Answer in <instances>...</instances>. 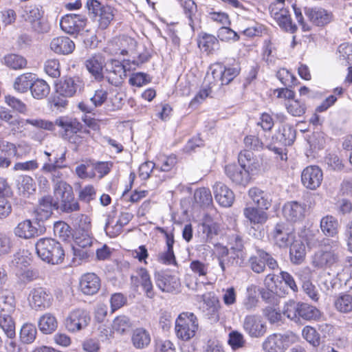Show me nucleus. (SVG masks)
<instances>
[{"label":"nucleus","mask_w":352,"mask_h":352,"mask_svg":"<svg viewBox=\"0 0 352 352\" xmlns=\"http://www.w3.org/2000/svg\"><path fill=\"white\" fill-rule=\"evenodd\" d=\"M289 257L291 262L296 265L301 264L305 258V246L300 240H294L290 245Z\"/></svg>","instance_id":"obj_36"},{"label":"nucleus","mask_w":352,"mask_h":352,"mask_svg":"<svg viewBox=\"0 0 352 352\" xmlns=\"http://www.w3.org/2000/svg\"><path fill=\"white\" fill-rule=\"evenodd\" d=\"M56 204L57 205L58 209L66 213L78 211L80 209V206L78 201L75 200L74 193L71 195L66 196L65 199Z\"/></svg>","instance_id":"obj_48"},{"label":"nucleus","mask_w":352,"mask_h":352,"mask_svg":"<svg viewBox=\"0 0 352 352\" xmlns=\"http://www.w3.org/2000/svg\"><path fill=\"white\" fill-rule=\"evenodd\" d=\"M86 8L89 17L97 22L102 30L106 29L114 19L116 10L98 0H87Z\"/></svg>","instance_id":"obj_6"},{"label":"nucleus","mask_w":352,"mask_h":352,"mask_svg":"<svg viewBox=\"0 0 352 352\" xmlns=\"http://www.w3.org/2000/svg\"><path fill=\"white\" fill-rule=\"evenodd\" d=\"M322 179V171L318 166H309L301 174L302 184L307 189L316 190L320 186Z\"/></svg>","instance_id":"obj_18"},{"label":"nucleus","mask_w":352,"mask_h":352,"mask_svg":"<svg viewBox=\"0 0 352 352\" xmlns=\"http://www.w3.org/2000/svg\"><path fill=\"white\" fill-rule=\"evenodd\" d=\"M155 280L157 287L163 292L172 293L177 291L180 287L179 279L168 274L156 272Z\"/></svg>","instance_id":"obj_23"},{"label":"nucleus","mask_w":352,"mask_h":352,"mask_svg":"<svg viewBox=\"0 0 352 352\" xmlns=\"http://www.w3.org/2000/svg\"><path fill=\"white\" fill-rule=\"evenodd\" d=\"M243 327L245 331L252 338L263 337L266 331L267 327L261 316L257 315H248L245 317Z\"/></svg>","instance_id":"obj_16"},{"label":"nucleus","mask_w":352,"mask_h":352,"mask_svg":"<svg viewBox=\"0 0 352 352\" xmlns=\"http://www.w3.org/2000/svg\"><path fill=\"white\" fill-rule=\"evenodd\" d=\"M53 188L54 195L57 200V203L65 199L66 196L71 195L74 193L72 187L66 182H56L55 185H53Z\"/></svg>","instance_id":"obj_52"},{"label":"nucleus","mask_w":352,"mask_h":352,"mask_svg":"<svg viewBox=\"0 0 352 352\" xmlns=\"http://www.w3.org/2000/svg\"><path fill=\"white\" fill-rule=\"evenodd\" d=\"M151 342V334L146 329L138 327L133 330L131 335V343L135 349H146L150 345Z\"/></svg>","instance_id":"obj_33"},{"label":"nucleus","mask_w":352,"mask_h":352,"mask_svg":"<svg viewBox=\"0 0 352 352\" xmlns=\"http://www.w3.org/2000/svg\"><path fill=\"white\" fill-rule=\"evenodd\" d=\"M16 275L19 280L23 283H30L38 277V273L31 269H21L16 272Z\"/></svg>","instance_id":"obj_62"},{"label":"nucleus","mask_w":352,"mask_h":352,"mask_svg":"<svg viewBox=\"0 0 352 352\" xmlns=\"http://www.w3.org/2000/svg\"><path fill=\"white\" fill-rule=\"evenodd\" d=\"M85 82L78 76H67L56 85V94L54 96L53 102L56 107H64L67 104L66 98L74 96L76 93L83 90Z\"/></svg>","instance_id":"obj_2"},{"label":"nucleus","mask_w":352,"mask_h":352,"mask_svg":"<svg viewBox=\"0 0 352 352\" xmlns=\"http://www.w3.org/2000/svg\"><path fill=\"white\" fill-rule=\"evenodd\" d=\"M52 198L50 196L43 197L39 201L36 212L40 219H47L52 213Z\"/></svg>","instance_id":"obj_50"},{"label":"nucleus","mask_w":352,"mask_h":352,"mask_svg":"<svg viewBox=\"0 0 352 352\" xmlns=\"http://www.w3.org/2000/svg\"><path fill=\"white\" fill-rule=\"evenodd\" d=\"M305 14L309 20L316 26H324L329 23L333 15L322 8H305Z\"/></svg>","instance_id":"obj_24"},{"label":"nucleus","mask_w":352,"mask_h":352,"mask_svg":"<svg viewBox=\"0 0 352 352\" xmlns=\"http://www.w3.org/2000/svg\"><path fill=\"white\" fill-rule=\"evenodd\" d=\"M228 343L232 349L236 350L245 346V340L241 333L233 331L229 333Z\"/></svg>","instance_id":"obj_59"},{"label":"nucleus","mask_w":352,"mask_h":352,"mask_svg":"<svg viewBox=\"0 0 352 352\" xmlns=\"http://www.w3.org/2000/svg\"><path fill=\"white\" fill-rule=\"evenodd\" d=\"M15 301L12 295H2L0 297V327L8 338L15 337V324L10 313L14 311Z\"/></svg>","instance_id":"obj_7"},{"label":"nucleus","mask_w":352,"mask_h":352,"mask_svg":"<svg viewBox=\"0 0 352 352\" xmlns=\"http://www.w3.org/2000/svg\"><path fill=\"white\" fill-rule=\"evenodd\" d=\"M198 45L207 53H212L218 49L219 41L214 36L204 33L199 37Z\"/></svg>","instance_id":"obj_43"},{"label":"nucleus","mask_w":352,"mask_h":352,"mask_svg":"<svg viewBox=\"0 0 352 352\" xmlns=\"http://www.w3.org/2000/svg\"><path fill=\"white\" fill-rule=\"evenodd\" d=\"M225 173L231 182L236 185L246 186L250 181L249 170L235 164L226 166Z\"/></svg>","instance_id":"obj_22"},{"label":"nucleus","mask_w":352,"mask_h":352,"mask_svg":"<svg viewBox=\"0 0 352 352\" xmlns=\"http://www.w3.org/2000/svg\"><path fill=\"white\" fill-rule=\"evenodd\" d=\"M307 206L296 201H288L283 207L284 217L291 222H300L305 216Z\"/></svg>","instance_id":"obj_20"},{"label":"nucleus","mask_w":352,"mask_h":352,"mask_svg":"<svg viewBox=\"0 0 352 352\" xmlns=\"http://www.w3.org/2000/svg\"><path fill=\"white\" fill-rule=\"evenodd\" d=\"M137 42L131 37L122 36L113 38L109 41L105 49V52L112 56H126L134 54Z\"/></svg>","instance_id":"obj_10"},{"label":"nucleus","mask_w":352,"mask_h":352,"mask_svg":"<svg viewBox=\"0 0 352 352\" xmlns=\"http://www.w3.org/2000/svg\"><path fill=\"white\" fill-rule=\"evenodd\" d=\"M215 200L223 207H230L234 202L233 192L224 184L217 182L213 186Z\"/></svg>","instance_id":"obj_25"},{"label":"nucleus","mask_w":352,"mask_h":352,"mask_svg":"<svg viewBox=\"0 0 352 352\" xmlns=\"http://www.w3.org/2000/svg\"><path fill=\"white\" fill-rule=\"evenodd\" d=\"M309 143L310 146L314 150H320L324 148L326 140L324 135L322 132H315L309 138Z\"/></svg>","instance_id":"obj_60"},{"label":"nucleus","mask_w":352,"mask_h":352,"mask_svg":"<svg viewBox=\"0 0 352 352\" xmlns=\"http://www.w3.org/2000/svg\"><path fill=\"white\" fill-rule=\"evenodd\" d=\"M133 325V321L129 316L120 315L113 320L112 329L117 333L124 335L131 330Z\"/></svg>","instance_id":"obj_37"},{"label":"nucleus","mask_w":352,"mask_h":352,"mask_svg":"<svg viewBox=\"0 0 352 352\" xmlns=\"http://www.w3.org/2000/svg\"><path fill=\"white\" fill-rule=\"evenodd\" d=\"M283 314L295 322L300 319L305 320H317L320 316V311L316 307L304 302H296L291 300L285 305Z\"/></svg>","instance_id":"obj_4"},{"label":"nucleus","mask_w":352,"mask_h":352,"mask_svg":"<svg viewBox=\"0 0 352 352\" xmlns=\"http://www.w3.org/2000/svg\"><path fill=\"white\" fill-rule=\"evenodd\" d=\"M276 19L279 25L286 31L294 33L296 30V25L292 24L290 15L287 10H280V12L276 13Z\"/></svg>","instance_id":"obj_49"},{"label":"nucleus","mask_w":352,"mask_h":352,"mask_svg":"<svg viewBox=\"0 0 352 352\" xmlns=\"http://www.w3.org/2000/svg\"><path fill=\"white\" fill-rule=\"evenodd\" d=\"M217 36L223 41H237L239 40L238 34L232 29L227 27H221L219 29Z\"/></svg>","instance_id":"obj_61"},{"label":"nucleus","mask_w":352,"mask_h":352,"mask_svg":"<svg viewBox=\"0 0 352 352\" xmlns=\"http://www.w3.org/2000/svg\"><path fill=\"white\" fill-rule=\"evenodd\" d=\"M80 287L85 294L94 295L100 287V280L94 273H87L82 276Z\"/></svg>","instance_id":"obj_28"},{"label":"nucleus","mask_w":352,"mask_h":352,"mask_svg":"<svg viewBox=\"0 0 352 352\" xmlns=\"http://www.w3.org/2000/svg\"><path fill=\"white\" fill-rule=\"evenodd\" d=\"M277 333L269 336L263 343L265 352H283L285 349Z\"/></svg>","instance_id":"obj_44"},{"label":"nucleus","mask_w":352,"mask_h":352,"mask_svg":"<svg viewBox=\"0 0 352 352\" xmlns=\"http://www.w3.org/2000/svg\"><path fill=\"white\" fill-rule=\"evenodd\" d=\"M211 74H207L206 80L210 88L229 84L238 74L239 69L234 67L226 68L221 64H214L210 67Z\"/></svg>","instance_id":"obj_9"},{"label":"nucleus","mask_w":352,"mask_h":352,"mask_svg":"<svg viewBox=\"0 0 352 352\" xmlns=\"http://www.w3.org/2000/svg\"><path fill=\"white\" fill-rule=\"evenodd\" d=\"M250 269L256 274L265 272L266 266L272 270L278 268L277 261L263 249L256 248V254L252 255L248 260Z\"/></svg>","instance_id":"obj_11"},{"label":"nucleus","mask_w":352,"mask_h":352,"mask_svg":"<svg viewBox=\"0 0 352 352\" xmlns=\"http://www.w3.org/2000/svg\"><path fill=\"white\" fill-rule=\"evenodd\" d=\"M302 336L309 343L314 346L320 344V335L317 331L310 326L305 327L302 330Z\"/></svg>","instance_id":"obj_56"},{"label":"nucleus","mask_w":352,"mask_h":352,"mask_svg":"<svg viewBox=\"0 0 352 352\" xmlns=\"http://www.w3.org/2000/svg\"><path fill=\"white\" fill-rule=\"evenodd\" d=\"M65 167V165L60 164L58 160H52L51 158H49V160L43 164L41 171L45 173H50L51 180L53 185H55L56 182H65V181L62 179L63 174L60 171V169Z\"/></svg>","instance_id":"obj_30"},{"label":"nucleus","mask_w":352,"mask_h":352,"mask_svg":"<svg viewBox=\"0 0 352 352\" xmlns=\"http://www.w3.org/2000/svg\"><path fill=\"white\" fill-rule=\"evenodd\" d=\"M338 223L335 217L327 215L320 221V228L322 232L327 236H333L338 232Z\"/></svg>","instance_id":"obj_42"},{"label":"nucleus","mask_w":352,"mask_h":352,"mask_svg":"<svg viewBox=\"0 0 352 352\" xmlns=\"http://www.w3.org/2000/svg\"><path fill=\"white\" fill-rule=\"evenodd\" d=\"M5 65L12 69H21L26 67L27 60L26 59L16 54H10L4 57Z\"/></svg>","instance_id":"obj_46"},{"label":"nucleus","mask_w":352,"mask_h":352,"mask_svg":"<svg viewBox=\"0 0 352 352\" xmlns=\"http://www.w3.org/2000/svg\"><path fill=\"white\" fill-rule=\"evenodd\" d=\"M85 66L96 80H101L104 78L102 70L104 66V59L101 55L96 54L87 59Z\"/></svg>","instance_id":"obj_34"},{"label":"nucleus","mask_w":352,"mask_h":352,"mask_svg":"<svg viewBox=\"0 0 352 352\" xmlns=\"http://www.w3.org/2000/svg\"><path fill=\"white\" fill-rule=\"evenodd\" d=\"M38 327L43 333L51 334L56 330L58 322L53 314L46 313L39 318Z\"/></svg>","instance_id":"obj_35"},{"label":"nucleus","mask_w":352,"mask_h":352,"mask_svg":"<svg viewBox=\"0 0 352 352\" xmlns=\"http://www.w3.org/2000/svg\"><path fill=\"white\" fill-rule=\"evenodd\" d=\"M16 186L19 193L23 196H28L36 190L34 179L28 175L19 176L16 180Z\"/></svg>","instance_id":"obj_39"},{"label":"nucleus","mask_w":352,"mask_h":352,"mask_svg":"<svg viewBox=\"0 0 352 352\" xmlns=\"http://www.w3.org/2000/svg\"><path fill=\"white\" fill-rule=\"evenodd\" d=\"M296 129L289 124L284 125L276 135V139L284 146L292 145L296 140Z\"/></svg>","instance_id":"obj_40"},{"label":"nucleus","mask_w":352,"mask_h":352,"mask_svg":"<svg viewBox=\"0 0 352 352\" xmlns=\"http://www.w3.org/2000/svg\"><path fill=\"white\" fill-rule=\"evenodd\" d=\"M131 69L129 60H124L122 63L118 60L111 59L107 64L105 78L109 84L119 86L126 77V72Z\"/></svg>","instance_id":"obj_12"},{"label":"nucleus","mask_w":352,"mask_h":352,"mask_svg":"<svg viewBox=\"0 0 352 352\" xmlns=\"http://www.w3.org/2000/svg\"><path fill=\"white\" fill-rule=\"evenodd\" d=\"M194 199L201 206H208L212 201V195L208 188H201L195 190Z\"/></svg>","instance_id":"obj_54"},{"label":"nucleus","mask_w":352,"mask_h":352,"mask_svg":"<svg viewBox=\"0 0 352 352\" xmlns=\"http://www.w3.org/2000/svg\"><path fill=\"white\" fill-rule=\"evenodd\" d=\"M240 254L232 250H228L226 247L221 248L219 253V263L223 272L226 271L227 267H236L239 265V260Z\"/></svg>","instance_id":"obj_27"},{"label":"nucleus","mask_w":352,"mask_h":352,"mask_svg":"<svg viewBox=\"0 0 352 352\" xmlns=\"http://www.w3.org/2000/svg\"><path fill=\"white\" fill-rule=\"evenodd\" d=\"M89 321L90 316L85 310L76 309L69 313L65 324L69 332L74 333L85 329Z\"/></svg>","instance_id":"obj_14"},{"label":"nucleus","mask_w":352,"mask_h":352,"mask_svg":"<svg viewBox=\"0 0 352 352\" xmlns=\"http://www.w3.org/2000/svg\"><path fill=\"white\" fill-rule=\"evenodd\" d=\"M50 49L56 54H69L75 49L74 43L67 36L54 38L50 42Z\"/></svg>","instance_id":"obj_31"},{"label":"nucleus","mask_w":352,"mask_h":352,"mask_svg":"<svg viewBox=\"0 0 352 352\" xmlns=\"http://www.w3.org/2000/svg\"><path fill=\"white\" fill-rule=\"evenodd\" d=\"M30 220H25L20 222L14 228L16 236L23 239H31L38 236L43 232L42 228H37L36 225Z\"/></svg>","instance_id":"obj_26"},{"label":"nucleus","mask_w":352,"mask_h":352,"mask_svg":"<svg viewBox=\"0 0 352 352\" xmlns=\"http://www.w3.org/2000/svg\"><path fill=\"white\" fill-rule=\"evenodd\" d=\"M131 283L135 288L142 286L146 297L153 298L155 296L151 276L146 269L141 267L135 272V275L131 276Z\"/></svg>","instance_id":"obj_17"},{"label":"nucleus","mask_w":352,"mask_h":352,"mask_svg":"<svg viewBox=\"0 0 352 352\" xmlns=\"http://www.w3.org/2000/svg\"><path fill=\"white\" fill-rule=\"evenodd\" d=\"M184 13L189 19V25L194 30L193 16L197 12V5L193 0H179Z\"/></svg>","instance_id":"obj_55"},{"label":"nucleus","mask_w":352,"mask_h":352,"mask_svg":"<svg viewBox=\"0 0 352 352\" xmlns=\"http://www.w3.org/2000/svg\"><path fill=\"white\" fill-rule=\"evenodd\" d=\"M244 217L251 225L263 224L267 219L268 215L264 209L254 206H246L243 211Z\"/></svg>","instance_id":"obj_32"},{"label":"nucleus","mask_w":352,"mask_h":352,"mask_svg":"<svg viewBox=\"0 0 352 352\" xmlns=\"http://www.w3.org/2000/svg\"><path fill=\"white\" fill-rule=\"evenodd\" d=\"M44 70L48 76L52 78H58L60 76L58 60L52 58L46 60L44 64Z\"/></svg>","instance_id":"obj_57"},{"label":"nucleus","mask_w":352,"mask_h":352,"mask_svg":"<svg viewBox=\"0 0 352 352\" xmlns=\"http://www.w3.org/2000/svg\"><path fill=\"white\" fill-rule=\"evenodd\" d=\"M54 232L64 241L67 240L71 236L69 226L64 222H56L54 227Z\"/></svg>","instance_id":"obj_64"},{"label":"nucleus","mask_w":352,"mask_h":352,"mask_svg":"<svg viewBox=\"0 0 352 352\" xmlns=\"http://www.w3.org/2000/svg\"><path fill=\"white\" fill-rule=\"evenodd\" d=\"M285 105L287 112L293 116H301L306 111L305 104L298 100H287Z\"/></svg>","instance_id":"obj_53"},{"label":"nucleus","mask_w":352,"mask_h":352,"mask_svg":"<svg viewBox=\"0 0 352 352\" xmlns=\"http://www.w3.org/2000/svg\"><path fill=\"white\" fill-rule=\"evenodd\" d=\"M38 256L44 261L53 265L61 263L65 251L60 243L52 239H39L36 243Z\"/></svg>","instance_id":"obj_3"},{"label":"nucleus","mask_w":352,"mask_h":352,"mask_svg":"<svg viewBox=\"0 0 352 352\" xmlns=\"http://www.w3.org/2000/svg\"><path fill=\"white\" fill-rule=\"evenodd\" d=\"M32 96L36 99L46 98L50 91L49 85L43 80L37 79L33 81L30 89Z\"/></svg>","instance_id":"obj_41"},{"label":"nucleus","mask_w":352,"mask_h":352,"mask_svg":"<svg viewBox=\"0 0 352 352\" xmlns=\"http://www.w3.org/2000/svg\"><path fill=\"white\" fill-rule=\"evenodd\" d=\"M271 235L274 243L280 248H287L295 240L294 232L283 222L276 224Z\"/></svg>","instance_id":"obj_15"},{"label":"nucleus","mask_w":352,"mask_h":352,"mask_svg":"<svg viewBox=\"0 0 352 352\" xmlns=\"http://www.w3.org/2000/svg\"><path fill=\"white\" fill-rule=\"evenodd\" d=\"M5 102L8 106L19 113H25L27 111L26 105L21 100L14 96H6Z\"/></svg>","instance_id":"obj_63"},{"label":"nucleus","mask_w":352,"mask_h":352,"mask_svg":"<svg viewBox=\"0 0 352 352\" xmlns=\"http://www.w3.org/2000/svg\"><path fill=\"white\" fill-rule=\"evenodd\" d=\"M336 309L343 314L352 311V296L350 294H342L336 298L334 301Z\"/></svg>","instance_id":"obj_45"},{"label":"nucleus","mask_w":352,"mask_h":352,"mask_svg":"<svg viewBox=\"0 0 352 352\" xmlns=\"http://www.w3.org/2000/svg\"><path fill=\"white\" fill-rule=\"evenodd\" d=\"M36 333L35 326L30 323H26L21 329L20 339L23 343L30 344L35 340Z\"/></svg>","instance_id":"obj_51"},{"label":"nucleus","mask_w":352,"mask_h":352,"mask_svg":"<svg viewBox=\"0 0 352 352\" xmlns=\"http://www.w3.org/2000/svg\"><path fill=\"white\" fill-rule=\"evenodd\" d=\"M248 195L257 208L264 210L270 208L272 204V198L269 192L254 187L248 191Z\"/></svg>","instance_id":"obj_29"},{"label":"nucleus","mask_w":352,"mask_h":352,"mask_svg":"<svg viewBox=\"0 0 352 352\" xmlns=\"http://www.w3.org/2000/svg\"><path fill=\"white\" fill-rule=\"evenodd\" d=\"M86 21L87 19L84 15L69 14L62 17L60 25L64 32L73 34L82 30L86 25Z\"/></svg>","instance_id":"obj_21"},{"label":"nucleus","mask_w":352,"mask_h":352,"mask_svg":"<svg viewBox=\"0 0 352 352\" xmlns=\"http://www.w3.org/2000/svg\"><path fill=\"white\" fill-rule=\"evenodd\" d=\"M339 261L338 254L336 249L329 250L325 247L324 250L318 251L312 257V265L316 268L330 267Z\"/></svg>","instance_id":"obj_19"},{"label":"nucleus","mask_w":352,"mask_h":352,"mask_svg":"<svg viewBox=\"0 0 352 352\" xmlns=\"http://www.w3.org/2000/svg\"><path fill=\"white\" fill-rule=\"evenodd\" d=\"M107 90L100 86L94 91V95L90 98V101L95 107H98L105 102L107 99Z\"/></svg>","instance_id":"obj_58"},{"label":"nucleus","mask_w":352,"mask_h":352,"mask_svg":"<svg viewBox=\"0 0 352 352\" xmlns=\"http://www.w3.org/2000/svg\"><path fill=\"white\" fill-rule=\"evenodd\" d=\"M198 320L192 313H182L175 321V333L179 339L189 340L198 329Z\"/></svg>","instance_id":"obj_8"},{"label":"nucleus","mask_w":352,"mask_h":352,"mask_svg":"<svg viewBox=\"0 0 352 352\" xmlns=\"http://www.w3.org/2000/svg\"><path fill=\"white\" fill-rule=\"evenodd\" d=\"M34 80V76L32 73H25L16 77L13 83L14 90L19 93L27 92L31 89Z\"/></svg>","instance_id":"obj_38"},{"label":"nucleus","mask_w":352,"mask_h":352,"mask_svg":"<svg viewBox=\"0 0 352 352\" xmlns=\"http://www.w3.org/2000/svg\"><path fill=\"white\" fill-rule=\"evenodd\" d=\"M28 300L30 307L36 311L45 310L49 308L52 303L51 294L43 287L32 289Z\"/></svg>","instance_id":"obj_13"},{"label":"nucleus","mask_w":352,"mask_h":352,"mask_svg":"<svg viewBox=\"0 0 352 352\" xmlns=\"http://www.w3.org/2000/svg\"><path fill=\"white\" fill-rule=\"evenodd\" d=\"M201 226L203 234L206 235V241L212 240L220 232V225L211 219H206Z\"/></svg>","instance_id":"obj_47"},{"label":"nucleus","mask_w":352,"mask_h":352,"mask_svg":"<svg viewBox=\"0 0 352 352\" xmlns=\"http://www.w3.org/2000/svg\"><path fill=\"white\" fill-rule=\"evenodd\" d=\"M43 7L37 5L26 6L21 14V18L29 24L31 30L38 34H45L50 31V25L44 19Z\"/></svg>","instance_id":"obj_5"},{"label":"nucleus","mask_w":352,"mask_h":352,"mask_svg":"<svg viewBox=\"0 0 352 352\" xmlns=\"http://www.w3.org/2000/svg\"><path fill=\"white\" fill-rule=\"evenodd\" d=\"M26 124H31L36 128L43 129L49 131L54 129V126L57 125L62 129L61 135L63 138L72 141V139L76 138V143L82 142V138L77 135L80 130V124L76 121H67L63 118L57 119L54 123L43 119H27L25 120Z\"/></svg>","instance_id":"obj_1"}]
</instances>
